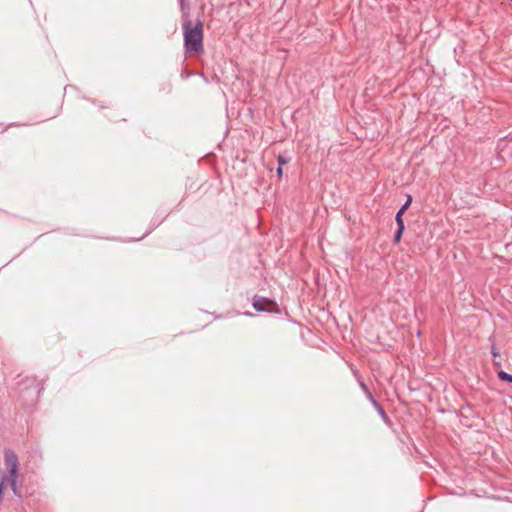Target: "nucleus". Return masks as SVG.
I'll list each match as a JSON object with an SVG mask.
<instances>
[{
    "mask_svg": "<svg viewBox=\"0 0 512 512\" xmlns=\"http://www.w3.org/2000/svg\"><path fill=\"white\" fill-rule=\"evenodd\" d=\"M184 48L187 53H203V22L199 19L193 23L189 18L182 23Z\"/></svg>",
    "mask_w": 512,
    "mask_h": 512,
    "instance_id": "f257e3e1",
    "label": "nucleus"
},
{
    "mask_svg": "<svg viewBox=\"0 0 512 512\" xmlns=\"http://www.w3.org/2000/svg\"><path fill=\"white\" fill-rule=\"evenodd\" d=\"M252 305L258 312H272L273 309L277 307L273 300L258 295L253 297Z\"/></svg>",
    "mask_w": 512,
    "mask_h": 512,
    "instance_id": "f03ea898",
    "label": "nucleus"
},
{
    "mask_svg": "<svg viewBox=\"0 0 512 512\" xmlns=\"http://www.w3.org/2000/svg\"><path fill=\"white\" fill-rule=\"evenodd\" d=\"M498 377L502 381H506V382L512 383V375L507 373V372H505V371H499L498 372Z\"/></svg>",
    "mask_w": 512,
    "mask_h": 512,
    "instance_id": "7ed1b4c3",
    "label": "nucleus"
},
{
    "mask_svg": "<svg viewBox=\"0 0 512 512\" xmlns=\"http://www.w3.org/2000/svg\"><path fill=\"white\" fill-rule=\"evenodd\" d=\"M376 411L378 412V414L380 415V417L382 418V420L385 423L390 422L388 415L386 414L385 410L383 409V407L381 405L376 408Z\"/></svg>",
    "mask_w": 512,
    "mask_h": 512,
    "instance_id": "20e7f679",
    "label": "nucleus"
},
{
    "mask_svg": "<svg viewBox=\"0 0 512 512\" xmlns=\"http://www.w3.org/2000/svg\"><path fill=\"white\" fill-rule=\"evenodd\" d=\"M404 229H405V226H403L401 228H400V226H397V230H396L395 235H394V242L395 243H399L400 242L402 234L404 232Z\"/></svg>",
    "mask_w": 512,
    "mask_h": 512,
    "instance_id": "39448f33",
    "label": "nucleus"
},
{
    "mask_svg": "<svg viewBox=\"0 0 512 512\" xmlns=\"http://www.w3.org/2000/svg\"><path fill=\"white\" fill-rule=\"evenodd\" d=\"M405 211H402L401 209L398 210V212L396 213V223H397V226H400L403 227L404 226V221H403V214H404Z\"/></svg>",
    "mask_w": 512,
    "mask_h": 512,
    "instance_id": "423d86ee",
    "label": "nucleus"
},
{
    "mask_svg": "<svg viewBox=\"0 0 512 512\" xmlns=\"http://www.w3.org/2000/svg\"><path fill=\"white\" fill-rule=\"evenodd\" d=\"M366 397L369 399L371 404L375 407V409L380 406V403L376 400V398L373 396V394L370 392L366 395Z\"/></svg>",
    "mask_w": 512,
    "mask_h": 512,
    "instance_id": "0eeeda50",
    "label": "nucleus"
},
{
    "mask_svg": "<svg viewBox=\"0 0 512 512\" xmlns=\"http://www.w3.org/2000/svg\"><path fill=\"white\" fill-rule=\"evenodd\" d=\"M277 162H278V166H281L283 167V165L287 164L289 162V158L283 156V155H279L277 157Z\"/></svg>",
    "mask_w": 512,
    "mask_h": 512,
    "instance_id": "6e6552de",
    "label": "nucleus"
},
{
    "mask_svg": "<svg viewBox=\"0 0 512 512\" xmlns=\"http://www.w3.org/2000/svg\"><path fill=\"white\" fill-rule=\"evenodd\" d=\"M412 202V197L409 195L406 199V202L402 205V207L400 208L402 211H406L408 209V207L410 206Z\"/></svg>",
    "mask_w": 512,
    "mask_h": 512,
    "instance_id": "1a4fd4ad",
    "label": "nucleus"
},
{
    "mask_svg": "<svg viewBox=\"0 0 512 512\" xmlns=\"http://www.w3.org/2000/svg\"><path fill=\"white\" fill-rule=\"evenodd\" d=\"M359 386L362 389V391L365 393V395H367L368 393L371 392L369 390L368 386L363 381H361V380H359Z\"/></svg>",
    "mask_w": 512,
    "mask_h": 512,
    "instance_id": "9d476101",
    "label": "nucleus"
},
{
    "mask_svg": "<svg viewBox=\"0 0 512 512\" xmlns=\"http://www.w3.org/2000/svg\"><path fill=\"white\" fill-rule=\"evenodd\" d=\"M277 175L278 177H282L283 175V168L281 166H278L277 168Z\"/></svg>",
    "mask_w": 512,
    "mask_h": 512,
    "instance_id": "9b49d317",
    "label": "nucleus"
},
{
    "mask_svg": "<svg viewBox=\"0 0 512 512\" xmlns=\"http://www.w3.org/2000/svg\"><path fill=\"white\" fill-rule=\"evenodd\" d=\"M491 353H492L493 356H498L499 355L494 347L492 348Z\"/></svg>",
    "mask_w": 512,
    "mask_h": 512,
    "instance_id": "f8f14e48",
    "label": "nucleus"
},
{
    "mask_svg": "<svg viewBox=\"0 0 512 512\" xmlns=\"http://www.w3.org/2000/svg\"><path fill=\"white\" fill-rule=\"evenodd\" d=\"M182 76H184V77H186V78H187V77H189V76H190V73H189V72H187V71H183Z\"/></svg>",
    "mask_w": 512,
    "mask_h": 512,
    "instance_id": "ddd939ff",
    "label": "nucleus"
},
{
    "mask_svg": "<svg viewBox=\"0 0 512 512\" xmlns=\"http://www.w3.org/2000/svg\"><path fill=\"white\" fill-rule=\"evenodd\" d=\"M180 6L183 9L185 5V0H179Z\"/></svg>",
    "mask_w": 512,
    "mask_h": 512,
    "instance_id": "4468645a",
    "label": "nucleus"
},
{
    "mask_svg": "<svg viewBox=\"0 0 512 512\" xmlns=\"http://www.w3.org/2000/svg\"><path fill=\"white\" fill-rule=\"evenodd\" d=\"M42 389H43V385L42 384H38V386H37L38 392H40V390H42Z\"/></svg>",
    "mask_w": 512,
    "mask_h": 512,
    "instance_id": "2eb2a0df",
    "label": "nucleus"
}]
</instances>
